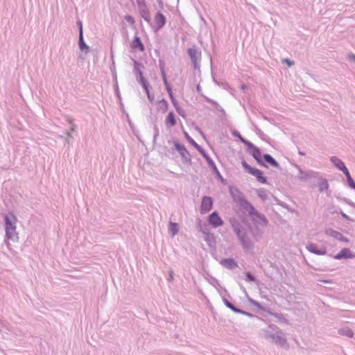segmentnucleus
I'll list each match as a JSON object with an SVG mask.
<instances>
[{"mask_svg": "<svg viewBox=\"0 0 355 355\" xmlns=\"http://www.w3.org/2000/svg\"><path fill=\"white\" fill-rule=\"evenodd\" d=\"M232 227L245 252L253 253L254 243L249 236L251 228L247 224L239 220L232 222Z\"/></svg>", "mask_w": 355, "mask_h": 355, "instance_id": "1", "label": "nucleus"}, {"mask_svg": "<svg viewBox=\"0 0 355 355\" xmlns=\"http://www.w3.org/2000/svg\"><path fill=\"white\" fill-rule=\"evenodd\" d=\"M263 337L267 340H271L276 345L281 347L287 345V340L284 334L275 324L269 325L262 330Z\"/></svg>", "mask_w": 355, "mask_h": 355, "instance_id": "2", "label": "nucleus"}, {"mask_svg": "<svg viewBox=\"0 0 355 355\" xmlns=\"http://www.w3.org/2000/svg\"><path fill=\"white\" fill-rule=\"evenodd\" d=\"M184 136L187 139V140L193 145L198 151L202 155V157L206 159L207 162V164L214 171V173H216L218 175L220 176V174L214 163V162L212 160V159L209 156V155L205 152V150L200 146L198 145L193 139L189 136V135L184 132Z\"/></svg>", "mask_w": 355, "mask_h": 355, "instance_id": "3", "label": "nucleus"}, {"mask_svg": "<svg viewBox=\"0 0 355 355\" xmlns=\"http://www.w3.org/2000/svg\"><path fill=\"white\" fill-rule=\"evenodd\" d=\"M150 88H151V87H150V84L148 85H147L146 87H143L144 92L146 94L147 98H148L149 103H150L148 107H149L150 114L148 117V121L151 124L153 125V135L152 141H153V144L154 146L155 144V120L153 118L152 110H153V105L154 103V97L155 96H154V94L151 93L150 92Z\"/></svg>", "mask_w": 355, "mask_h": 355, "instance_id": "4", "label": "nucleus"}, {"mask_svg": "<svg viewBox=\"0 0 355 355\" xmlns=\"http://www.w3.org/2000/svg\"><path fill=\"white\" fill-rule=\"evenodd\" d=\"M243 168L252 175L256 177L257 180L262 184L267 183V179L263 176V172L256 168L250 166L245 160L241 162Z\"/></svg>", "mask_w": 355, "mask_h": 355, "instance_id": "5", "label": "nucleus"}, {"mask_svg": "<svg viewBox=\"0 0 355 355\" xmlns=\"http://www.w3.org/2000/svg\"><path fill=\"white\" fill-rule=\"evenodd\" d=\"M296 168L298 169V174L297 178L302 182H306L311 179H316L319 175V172L312 170H302L299 166L296 165Z\"/></svg>", "mask_w": 355, "mask_h": 355, "instance_id": "6", "label": "nucleus"}, {"mask_svg": "<svg viewBox=\"0 0 355 355\" xmlns=\"http://www.w3.org/2000/svg\"><path fill=\"white\" fill-rule=\"evenodd\" d=\"M19 234L17 232V227L5 229L4 243L9 248L10 241L13 242L19 241Z\"/></svg>", "mask_w": 355, "mask_h": 355, "instance_id": "7", "label": "nucleus"}, {"mask_svg": "<svg viewBox=\"0 0 355 355\" xmlns=\"http://www.w3.org/2000/svg\"><path fill=\"white\" fill-rule=\"evenodd\" d=\"M3 219L5 229L15 227L17 222V218L15 214L10 211L6 214H3Z\"/></svg>", "mask_w": 355, "mask_h": 355, "instance_id": "8", "label": "nucleus"}, {"mask_svg": "<svg viewBox=\"0 0 355 355\" xmlns=\"http://www.w3.org/2000/svg\"><path fill=\"white\" fill-rule=\"evenodd\" d=\"M159 68H160V70H161V73H162V78H163V81H164V85L166 87V91L168 93L169 96H170V98L174 105V106H176V104H177V101L175 99V98L173 97V92H172V89L167 80V78H166V73L164 71V66L162 63L161 61H159Z\"/></svg>", "mask_w": 355, "mask_h": 355, "instance_id": "9", "label": "nucleus"}, {"mask_svg": "<svg viewBox=\"0 0 355 355\" xmlns=\"http://www.w3.org/2000/svg\"><path fill=\"white\" fill-rule=\"evenodd\" d=\"M208 223L215 228L222 226L224 223L217 211H214L209 216Z\"/></svg>", "mask_w": 355, "mask_h": 355, "instance_id": "10", "label": "nucleus"}, {"mask_svg": "<svg viewBox=\"0 0 355 355\" xmlns=\"http://www.w3.org/2000/svg\"><path fill=\"white\" fill-rule=\"evenodd\" d=\"M213 207V200L209 196H204L202 198L200 213L202 214L209 212Z\"/></svg>", "mask_w": 355, "mask_h": 355, "instance_id": "11", "label": "nucleus"}, {"mask_svg": "<svg viewBox=\"0 0 355 355\" xmlns=\"http://www.w3.org/2000/svg\"><path fill=\"white\" fill-rule=\"evenodd\" d=\"M251 217L252 221L254 224H259L261 226H266L268 224V220L266 217L263 214L259 212L257 209Z\"/></svg>", "mask_w": 355, "mask_h": 355, "instance_id": "12", "label": "nucleus"}, {"mask_svg": "<svg viewBox=\"0 0 355 355\" xmlns=\"http://www.w3.org/2000/svg\"><path fill=\"white\" fill-rule=\"evenodd\" d=\"M175 147L176 150L180 153L182 158L185 162H191V159L190 153L184 147V146L179 143H175Z\"/></svg>", "mask_w": 355, "mask_h": 355, "instance_id": "13", "label": "nucleus"}, {"mask_svg": "<svg viewBox=\"0 0 355 355\" xmlns=\"http://www.w3.org/2000/svg\"><path fill=\"white\" fill-rule=\"evenodd\" d=\"M244 213L248 214L250 216H252L253 213L256 211L254 206L245 198L239 204Z\"/></svg>", "mask_w": 355, "mask_h": 355, "instance_id": "14", "label": "nucleus"}, {"mask_svg": "<svg viewBox=\"0 0 355 355\" xmlns=\"http://www.w3.org/2000/svg\"><path fill=\"white\" fill-rule=\"evenodd\" d=\"M306 250L315 254L317 255H324L327 254V248L325 247H322L321 248H318V246L315 243H309L306 246Z\"/></svg>", "mask_w": 355, "mask_h": 355, "instance_id": "15", "label": "nucleus"}, {"mask_svg": "<svg viewBox=\"0 0 355 355\" xmlns=\"http://www.w3.org/2000/svg\"><path fill=\"white\" fill-rule=\"evenodd\" d=\"M335 259L340 260L343 259H352L355 255L349 248L342 249L337 254L333 257Z\"/></svg>", "mask_w": 355, "mask_h": 355, "instance_id": "16", "label": "nucleus"}, {"mask_svg": "<svg viewBox=\"0 0 355 355\" xmlns=\"http://www.w3.org/2000/svg\"><path fill=\"white\" fill-rule=\"evenodd\" d=\"M230 193L232 197L233 200L238 205L245 199L243 193H241L236 188H230Z\"/></svg>", "mask_w": 355, "mask_h": 355, "instance_id": "17", "label": "nucleus"}, {"mask_svg": "<svg viewBox=\"0 0 355 355\" xmlns=\"http://www.w3.org/2000/svg\"><path fill=\"white\" fill-rule=\"evenodd\" d=\"M325 234L328 236H330L338 241L348 242V239L344 236L340 232L334 230L331 228H328L325 230Z\"/></svg>", "mask_w": 355, "mask_h": 355, "instance_id": "18", "label": "nucleus"}, {"mask_svg": "<svg viewBox=\"0 0 355 355\" xmlns=\"http://www.w3.org/2000/svg\"><path fill=\"white\" fill-rule=\"evenodd\" d=\"M250 153L251 155L254 157V159L261 166H263L264 167H268V165L264 163L263 160V157H261V153L259 148L257 147L254 148L253 150H252Z\"/></svg>", "mask_w": 355, "mask_h": 355, "instance_id": "19", "label": "nucleus"}, {"mask_svg": "<svg viewBox=\"0 0 355 355\" xmlns=\"http://www.w3.org/2000/svg\"><path fill=\"white\" fill-rule=\"evenodd\" d=\"M330 161L338 169L343 171L344 174L349 171L344 162L338 157L332 156L330 157Z\"/></svg>", "mask_w": 355, "mask_h": 355, "instance_id": "20", "label": "nucleus"}, {"mask_svg": "<svg viewBox=\"0 0 355 355\" xmlns=\"http://www.w3.org/2000/svg\"><path fill=\"white\" fill-rule=\"evenodd\" d=\"M130 46L132 49L137 50L139 51H144L145 50L144 45L142 43L141 38L137 34L135 35Z\"/></svg>", "mask_w": 355, "mask_h": 355, "instance_id": "21", "label": "nucleus"}, {"mask_svg": "<svg viewBox=\"0 0 355 355\" xmlns=\"http://www.w3.org/2000/svg\"><path fill=\"white\" fill-rule=\"evenodd\" d=\"M188 54L195 67H196L197 60L200 57L201 53L196 48H190L188 49Z\"/></svg>", "mask_w": 355, "mask_h": 355, "instance_id": "22", "label": "nucleus"}, {"mask_svg": "<svg viewBox=\"0 0 355 355\" xmlns=\"http://www.w3.org/2000/svg\"><path fill=\"white\" fill-rule=\"evenodd\" d=\"M220 264L223 267H225V268H226L227 269H230V270L234 269L235 268H236L238 266L237 263L232 258H228V259H223L220 261Z\"/></svg>", "mask_w": 355, "mask_h": 355, "instance_id": "23", "label": "nucleus"}, {"mask_svg": "<svg viewBox=\"0 0 355 355\" xmlns=\"http://www.w3.org/2000/svg\"><path fill=\"white\" fill-rule=\"evenodd\" d=\"M78 45L79 49L87 54L90 51V47L85 41L84 35H78Z\"/></svg>", "mask_w": 355, "mask_h": 355, "instance_id": "24", "label": "nucleus"}, {"mask_svg": "<svg viewBox=\"0 0 355 355\" xmlns=\"http://www.w3.org/2000/svg\"><path fill=\"white\" fill-rule=\"evenodd\" d=\"M166 17L162 12H157V31L166 24Z\"/></svg>", "mask_w": 355, "mask_h": 355, "instance_id": "25", "label": "nucleus"}, {"mask_svg": "<svg viewBox=\"0 0 355 355\" xmlns=\"http://www.w3.org/2000/svg\"><path fill=\"white\" fill-rule=\"evenodd\" d=\"M263 160L264 163H267L272 166L279 168V164L269 154L263 155Z\"/></svg>", "mask_w": 355, "mask_h": 355, "instance_id": "26", "label": "nucleus"}, {"mask_svg": "<svg viewBox=\"0 0 355 355\" xmlns=\"http://www.w3.org/2000/svg\"><path fill=\"white\" fill-rule=\"evenodd\" d=\"M319 182V191L322 193L329 189V183L327 179L323 178L322 177H318L316 178Z\"/></svg>", "mask_w": 355, "mask_h": 355, "instance_id": "27", "label": "nucleus"}, {"mask_svg": "<svg viewBox=\"0 0 355 355\" xmlns=\"http://www.w3.org/2000/svg\"><path fill=\"white\" fill-rule=\"evenodd\" d=\"M134 64V73L136 76L143 73L142 69L144 68L143 64L135 59H132Z\"/></svg>", "mask_w": 355, "mask_h": 355, "instance_id": "28", "label": "nucleus"}, {"mask_svg": "<svg viewBox=\"0 0 355 355\" xmlns=\"http://www.w3.org/2000/svg\"><path fill=\"white\" fill-rule=\"evenodd\" d=\"M338 334L347 336L348 338H352L354 336L353 331L349 327H343L338 329Z\"/></svg>", "mask_w": 355, "mask_h": 355, "instance_id": "29", "label": "nucleus"}, {"mask_svg": "<svg viewBox=\"0 0 355 355\" xmlns=\"http://www.w3.org/2000/svg\"><path fill=\"white\" fill-rule=\"evenodd\" d=\"M179 231L178 224L176 223L170 222L168 226V232L172 236L178 234Z\"/></svg>", "mask_w": 355, "mask_h": 355, "instance_id": "30", "label": "nucleus"}, {"mask_svg": "<svg viewBox=\"0 0 355 355\" xmlns=\"http://www.w3.org/2000/svg\"><path fill=\"white\" fill-rule=\"evenodd\" d=\"M175 114L173 112H170L166 118V123L170 126H173L175 125Z\"/></svg>", "mask_w": 355, "mask_h": 355, "instance_id": "31", "label": "nucleus"}, {"mask_svg": "<svg viewBox=\"0 0 355 355\" xmlns=\"http://www.w3.org/2000/svg\"><path fill=\"white\" fill-rule=\"evenodd\" d=\"M257 194L263 201L268 199V193L264 189H257Z\"/></svg>", "mask_w": 355, "mask_h": 355, "instance_id": "32", "label": "nucleus"}, {"mask_svg": "<svg viewBox=\"0 0 355 355\" xmlns=\"http://www.w3.org/2000/svg\"><path fill=\"white\" fill-rule=\"evenodd\" d=\"M346 178H347V182L348 186L355 190V181L352 178L350 173L349 171H347L346 173H345Z\"/></svg>", "mask_w": 355, "mask_h": 355, "instance_id": "33", "label": "nucleus"}, {"mask_svg": "<svg viewBox=\"0 0 355 355\" xmlns=\"http://www.w3.org/2000/svg\"><path fill=\"white\" fill-rule=\"evenodd\" d=\"M241 141L247 146L248 150L249 152H250L252 150L254 149V148L256 147L252 142L246 140L244 138H241Z\"/></svg>", "mask_w": 355, "mask_h": 355, "instance_id": "34", "label": "nucleus"}, {"mask_svg": "<svg viewBox=\"0 0 355 355\" xmlns=\"http://www.w3.org/2000/svg\"><path fill=\"white\" fill-rule=\"evenodd\" d=\"M222 300H223V303L227 308L230 309L234 312V311H236V307L232 302H230L227 298L223 297Z\"/></svg>", "mask_w": 355, "mask_h": 355, "instance_id": "35", "label": "nucleus"}, {"mask_svg": "<svg viewBox=\"0 0 355 355\" xmlns=\"http://www.w3.org/2000/svg\"><path fill=\"white\" fill-rule=\"evenodd\" d=\"M111 59L112 60V67H110V69L112 71L113 78L116 80V71L115 62L114 61V55H113L112 52H111Z\"/></svg>", "mask_w": 355, "mask_h": 355, "instance_id": "36", "label": "nucleus"}, {"mask_svg": "<svg viewBox=\"0 0 355 355\" xmlns=\"http://www.w3.org/2000/svg\"><path fill=\"white\" fill-rule=\"evenodd\" d=\"M78 30V35H84L83 33V24L82 20L78 19L76 21Z\"/></svg>", "mask_w": 355, "mask_h": 355, "instance_id": "37", "label": "nucleus"}, {"mask_svg": "<svg viewBox=\"0 0 355 355\" xmlns=\"http://www.w3.org/2000/svg\"><path fill=\"white\" fill-rule=\"evenodd\" d=\"M64 135H66L64 146V147H69V144H70V139H72L73 136L68 132H64Z\"/></svg>", "mask_w": 355, "mask_h": 355, "instance_id": "38", "label": "nucleus"}, {"mask_svg": "<svg viewBox=\"0 0 355 355\" xmlns=\"http://www.w3.org/2000/svg\"><path fill=\"white\" fill-rule=\"evenodd\" d=\"M234 313H241V314H243V315H247L248 316L249 318H253L254 317V315L251 313H249V312H247L245 311H243L242 309H240L239 308L236 307V311H234Z\"/></svg>", "mask_w": 355, "mask_h": 355, "instance_id": "39", "label": "nucleus"}, {"mask_svg": "<svg viewBox=\"0 0 355 355\" xmlns=\"http://www.w3.org/2000/svg\"><path fill=\"white\" fill-rule=\"evenodd\" d=\"M205 100L211 103L212 105H215L216 109L218 110H220V111H223V108L217 103V102H216L215 101L208 98V97H205Z\"/></svg>", "mask_w": 355, "mask_h": 355, "instance_id": "40", "label": "nucleus"}, {"mask_svg": "<svg viewBox=\"0 0 355 355\" xmlns=\"http://www.w3.org/2000/svg\"><path fill=\"white\" fill-rule=\"evenodd\" d=\"M125 21L129 23L130 25H134L135 23V19L132 16L130 15H126L124 17Z\"/></svg>", "mask_w": 355, "mask_h": 355, "instance_id": "41", "label": "nucleus"}, {"mask_svg": "<svg viewBox=\"0 0 355 355\" xmlns=\"http://www.w3.org/2000/svg\"><path fill=\"white\" fill-rule=\"evenodd\" d=\"M245 276H246L247 282H251L255 281V277L253 275H252L250 272H246Z\"/></svg>", "mask_w": 355, "mask_h": 355, "instance_id": "42", "label": "nucleus"}, {"mask_svg": "<svg viewBox=\"0 0 355 355\" xmlns=\"http://www.w3.org/2000/svg\"><path fill=\"white\" fill-rule=\"evenodd\" d=\"M144 169L146 171H148L150 173H154V171L153 170L152 171H150L152 168L150 167V162H145L144 164Z\"/></svg>", "mask_w": 355, "mask_h": 355, "instance_id": "43", "label": "nucleus"}, {"mask_svg": "<svg viewBox=\"0 0 355 355\" xmlns=\"http://www.w3.org/2000/svg\"><path fill=\"white\" fill-rule=\"evenodd\" d=\"M249 301H250V302L252 304H253V305L256 306H257V307H258L259 309H262V310H263V306L260 304V303H259V302H258L257 301L254 300H252V299H249Z\"/></svg>", "mask_w": 355, "mask_h": 355, "instance_id": "44", "label": "nucleus"}, {"mask_svg": "<svg viewBox=\"0 0 355 355\" xmlns=\"http://www.w3.org/2000/svg\"><path fill=\"white\" fill-rule=\"evenodd\" d=\"M114 92H115L116 96L118 97V98L121 101V95H120V92H119V86H118V84H117L116 82V84L114 85Z\"/></svg>", "mask_w": 355, "mask_h": 355, "instance_id": "45", "label": "nucleus"}, {"mask_svg": "<svg viewBox=\"0 0 355 355\" xmlns=\"http://www.w3.org/2000/svg\"><path fill=\"white\" fill-rule=\"evenodd\" d=\"M138 83L142 87V88L144 87H146V86L150 84L146 78H145V79H144L142 80L139 81Z\"/></svg>", "mask_w": 355, "mask_h": 355, "instance_id": "46", "label": "nucleus"}, {"mask_svg": "<svg viewBox=\"0 0 355 355\" xmlns=\"http://www.w3.org/2000/svg\"><path fill=\"white\" fill-rule=\"evenodd\" d=\"M136 1H137L139 8L142 9L144 7L146 6L144 0H136Z\"/></svg>", "mask_w": 355, "mask_h": 355, "instance_id": "47", "label": "nucleus"}, {"mask_svg": "<svg viewBox=\"0 0 355 355\" xmlns=\"http://www.w3.org/2000/svg\"><path fill=\"white\" fill-rule=\"evenodd\" d=\"M345 203L349 205V206L351 207H355V203L354 202H352V200H349V199H347V198H343L342 200Z\"/></svg>", "mask_w": 355, "mask_h": 355, "instance_id": "48", "label": "nucleus"}, {"mask_svg": "<svg viewBox=\"0 0 355 355\" xmlns=\"http://www.w3.org/2000/svg\"><path fill=\"white\" fill-rule=\"evenodd\" d=\"M275 315V317H277L279 320L282 321V322H287V320L285 319L282 315L281 314H279V313H275L274 314Z\"/></svg>", "mask_w": 355, "mask_h": 355, "instance_id": "49", "label": "nucleus"}, {"mask_svg": "<svg viewBox=\"0 0 355 355\" xmlns=\"http://www.w3.org/2000/svg\"><path fill=\"white\" fill-rule=\"evenodd\" d=\"M146 78L144 77V73H141V74H139V75H137L136 76V80L137 82L140 81V80H142L144 79H145Z\"/></svg>", "mask_w": 355, "mask_h": 355, "instance_id": "50", "label": "nucleus"}, {"mask_svg": "<svg viewBox=\"0 0 355 355\" xmlns=\"http://www.w3.org/2000/svg\"><path fill=\"white\" fill-rule=\"evenodd\" d=\"M340 214L341 215V216H342L343 218H345V219H346V220H351L350 217H349V216H347V215L345 213H344L343 211H341L340 212Z\"/></svg>", "mask_w": 355, "mask_h": 355, "instance_id": "51", "label": "nucleus"}, {"mask_svg": "<svg viewBox=\"0 0 355 355\" xmlns=\"http://www.w3.org/2000/svg\"><path fill=\"white\" fill-rule=\"evenodd\" d=\"M158 103L160 105V106H163L165 108L167 107V105H168L167 102L164 100L159 101Z\"/></svg>", "mask_w": 355, "mask_h": 355, "instance_id": "52", "label": "nucleus"}, {"mask_svg": "<svg viewBox=\"0 0 355 355\" xmlns=\"http://www.w3.org/2000/svg\"><path fill=\"white\" fill-rule=\"evenodd\" d=\"M233 135H234V136H235V137H238L240 140H241V138H243V137L241 135V134H240L239 132H237V131H235V132L233 133Z\"/></svg>", "mask_w": 355, "mask_h": 355, "instance_id": "53", "label": "nucleus"}, {"mask_svg": "<svg viewBox=\"0 0 355 355\" xmlns=\"http://www.w3.org/2000/svg\"><path fill=\"white\" fill-rule=\"evenodd\" d=\"M284 62H285L286 63H287V64H288V66H291V65H293V61H291V60H289V59H286V60H284Z\"/></svg>", "mask_w": 355, "mask_h": 355, "instance_id": "54", "label": "nucleus"}, {"mask_svg": "<svg viewBox=\"0 0 355 355\" xmlns=\"http://www.w3.org/2000/svg\"><path fill=\"white\" fill-rule=\"evenodd\" d=\"M173 279V271H170L169 277H168V280L169 282H171Z\"/></svg>", "mask_w": 355, "mask_h": 355, "instance_id": "55", "label": "nucleus"}, {"mask_svg": "<svg viewBox=\"0 0 355 355\" xmlns=\"http://www.w3.org/2000/svg\"><path fill=\"white\" fill-rule=\"evenodd\" d=\"M252 235H253V236H254V239H255L257 241H259V235H257L256 233H252Z\"/></svg>", "mask_w": 355, "mask_h": 355, "instance_id": "56", "label": "nucleus"}, {"mask_svg": "<svg viewBox=\"0 0 355 355\" xmlns=\"http://www.w3.org/2000/svg\"><path fill=\"white\" fill-rule=\"evenodd\" d=\"M349 58L352 60H355V55L353 53H351L348 55Z\"/></svg>", "mask_w": 355, "mask_h": 355, "instance_id": "57", "label": "nucleus"}, {"mask_svg": "<svg viewBox=\"0 0 355 355\" xmlns=\"http://www.w3.org/2000/svg\"><path fill=\"white\" fill-rule=\"evenodd\" d=\"M200 18L201 21H202L205 24H206V23H207V22H206V21H205V18L202 17V15H200Z\"/></svg>", "mask_w": 355, "mask_h": 355, "instance_id": "58", "label": "nucleus"}, {"mask_svg": "<svg viewBox=\"0 0 355 355\" xmlns=\"http://www.w3.org/2000/svg\"><path fill=\"white\" fill-rule=\"evenodd\" d=\"M76 128V126L75 125H73L71 127V128H70L71 131H75Z\"/></svg>", "mask_w": 355, "mask_h": 355, "instance_id": "59", "label": "nucleus"}, {"mask_svg": "<svg viewBox=\"0 0 355 355\" xmlns=\"http://www.w3.org/2000/svg\"><path fill=\"white\" fill-rule=\"evenodd\" d=\"M282 206L283 207H284V208H286L288 211H290L293 212V210H291V209H288V207L287 205H282Z\"/></svg>", "mask_w": 355, "mask_h": 355, "instance_id": "60", "label": "nucleus"}, {"mask_svg": "<svg viewBox=\"0 0 355 355\" xmlns=\"http://www.w3.org/2000/svg\"><path fill=\"white\" fill-rule=\"evenodd\" d=\"M298 153H299V155H305V153H304L303 151H301V150H298Z\"/></svg>", "mask_w": 355, "mask_h": 355, "instance_id": "61", "label": "nucleus"}, {"mask_svg": "<svg viewBox=\"0 0 355 355\" xmlns=\"http://www.w3.org/2000/svg\"><path fill=\"white\" fill-rule=\"evenodd\" d=\"M176 109H177L178 112L180 115L183 116V115L182 114V112H180V109H179V108H178L177 107H176Z\"/></svg>", "mask_w": 355, "mask_h": 355, "instance_id": "62", "label": "nucleus"}, {"mask_svg": "<svg viewBox=\"0 0 355 355\" xmlns=\"http://www.w3.org/2000/svg\"><path fill=\"white\" fill-rule=\"evenodd\" d=\"M144 19L146 20V21H149L150 19L148 17H145V16H143Z\"/></svg>", "mask_w": 355, "mask_h": 355, "instance_id": "63", "label": "nucleus"}, {"mask_svg": "<svg viewBox=\"0 0 355 355\" xmlns=\"http://www.w3.org/2000/svg\"><path fill=\"white\" fill-rule=\"evenodd\" d=\"M79 58L81 59V60H84L85 59V56H82L81 55H79Z\"/></svg>", "mask_w": 355, "mask_h": 355, "instance_id": "64", "label": "nucleus"}]
</instances>
